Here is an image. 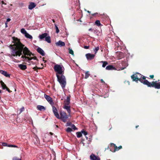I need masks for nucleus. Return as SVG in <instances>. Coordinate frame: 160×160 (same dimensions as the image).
Wrapping results in <instances>:
<instances>
[{"label": "nucleus", "mask_w": 160, "mask_h": 160, "mask_svg": "<svg viewBox=\"0 0 160 160\" xmlns=\"http://www.w3.org/2000/svg\"><path fill=\"white\" fill-rule=\"evenodd\" d=\"M21 32L22 34H24V35L27 32V31L25 30V29L23 28H22L21 29Z\"/></svg>", "instance_id": "a878e982"}, {"label": "nucleus", "mask_w": 160, "mask_h": 160, "mask_svg": "<svg viewBox=\"0 0 160 160\" xmlns=\"http://www.w3.org/2000/svg\"><path fill=\"white\" fill-rule=\"evenodd\" d=\"M56 45L57 46H59L62 47L65 46V43L64 42L59 40L57 42L55 43Z\"/></svg>", "instance_id": "ddd939ff"}, {"label": "nucleus", "mask_w": 160, "mask_h": 160, "mask_svg": "<svg viewBox=\"0 0 160 160\" xmlns=\"http://www.w3.org/2000/svg\"><path fill=\"white\" fill-rule=\"evenodd\" d=\"M69 53H70L72 55L73 54H74L73 52L72 49H70V48H69Z\"/></svg>", "instance_id": "72a5a7b5"}, {"label": "nucleus", "mask_w": 160, "mask_h": 160, "mask_svg": "<svg viewBox=\"0 0 160 160\" xmlns=\"http://www.w3.org/2000/svg\"><path fill=\"white\" fill-rule=\"evenodd\" d=\"M3 92V91L0 89V94H1Z\"/></svg>", "instance_id": "49530a36"}, {"label": "nucleus", "mask_w": 160, "mask_h": 160, "mask_svg": "<svg viewBox=\"0 0 160 160\" xmlns=\"http://www.w3.org/2000/svg\"><path fill=\"white\" fill-rule=\"evenodd\" d=\"M111 146L112 147H113L114 148V149L113 150H112L110 149V150L112 152H115L116 151H118L120 149L122 148V146H119L117 147L115 144L113 143L111 144Z\"/></svg>", "instance_id": "0eeeda50"}, {"label": "nucleus", "mask_w": 160, "mask_h": 160, "mask_svg": "<svg viewBox=\"0 0 160 160\" xmlns=\"http://www.w3.org/2000/svg\"><path fill=\"white\" fill-rule=\"evenodd\" d=\"M89 48V46H84V48L86 49H88Z\"/></svg>", "instance_id": "58836bf2"}, {"label": "nucleus", "mask_w": 160, "mask_h": 160, "mask_svg": "<svg viewBox=\"0 0 160 160\" xmlns=\"http://www.w3.org/2000/svg\"><path fill=\"white\" fill-rule=\"evenodd\" d=\"M159 80L158 81H153L151 82H149L148 80L145 81L144 85H147L148 87H153L155 88L160 89V82H158Z\"/></svg>", "instance_id": "20e7f679"}, {"label": "nucleus", "mask_w": 160, "mask_h": 160, "mask_svg": "<svg viewBox=\"0 0 160 160\" xmlns=\"http://www.w3.org/2000/svg\"><path fill=\"white\" fill-rule=\"evenodd\" d=\"M50 133L51 134H52V132H50Z\"/></svg>", "instance_id": "13d9d810"}, {"label": "nucleus", "mask_w": 160, "mask_h": 160, "mask_svg": "<svg viewBox=\"0 0 160 160\" xmlns=\"http://www.w3.org/2000/svg\"><path fill=\"white\" fill-rule=\"evenodd\" d=\"M11 20V19L10 18H8L7 19V22H9Z\"/></svg>", "instance_id": "a19ab883"}, {"label": "nucleus", "mask_w": 160, "mask_h": 160, "mask_svg": "<svg viewBox=\"0 0 160 160\" xmlns=\"http://www.w3.org/2000/svg\"><path fill=\"white\" fill-rule=\"evenodd\" d=\"M150 77L152 78H153L154 77V75H151L150 76Z\"/></svg>", "instance_id": "37998d69"}, {"label": "nucleus", "mask_w": 160, "mask_h": 160, "mask_svg": "<svg viewBox=\"0 0 160 160\" xmlns=\"http://www.w3.org/2000/svg\"><path fill=\"white\" fill-rule=\"evenodd\" d=\"M55 27L56 30V32L57 33H58L59 32V30L58 28V26L56 25H55Z\"/></svg>", "instance_id": "7c9ffc66"}, {"label": "nucleus", "mask_w": 160, "mask_h": 160, "mask_svg": "<svg viewBox=\"0 0 160 160\" xmlns=\"http://www.w3.org/2000/svg\"><path fill=\"white\" fill-rule=\"evenodd\" d=\"M59 117L57 118L60 119L63 122H65L67 121L68 116L66 113L63 111H61L60 112Z\"/></svg>", "instance_id": "39448f33"}, {"label": "nucleus", "mask_w": 160, "mask_h": 160, "mask_svg": "<svg viewBox=\"0 0 160 160\" xmlns=\"http://www.w3.org/2000/svg\"><path fill=\"white\" fill-rule=\"evenodd\" d=\"M63 108L66 109L69 114H70L71 111L70 109V106L69 105H66L64 104L63 106Z\"/></svg>", "instance_id": "9d476101"}, {"label": "nucleus", "mask_w": 160, "mask_h": 160, "mask_svg": "<svg viewBox=\"0 0 160 160\" xmlns=\"http://www.w3.org/2000/svg\"><path fill=\"white\" fill-rule=\"evenodd\" d=\"M0 84L3 89H5L7 88V87L2 81H0Z\"/></svg>", "instance_id": "412c9836"}, {"label": "nucleus", "mask_w": 160, "mask_h": 160, "mask_svg": "<svg viewBox=\"0 0 160 160\" xmlns=\"http://www.w3.org/2000/svg\"><path fill=\"white\" fill-rule=\"evenodd\" d=\"M6 89L7 90V91H8V92H10V90L8 89V88H7Z\"/></svg>", "instance_id": "a18cd8bd"}, {"label": "nucleus", "mask_w": 160, "mask_h": 160, "mask_svg": "<svg viewBox=\"0 0 160 160\" xmlns=\"http://www.w3.org/2000/svg\"><path fill=\"white\" fill-rule=\"evenodd\" d=\"M2 145L3 146H7V147L8 144H7V143H6V142H3L2 143Z\"/></svg>", "instance_id": "e433bc0d"}, {"label": "nucleus", "mask_w": 160, "mask_h": 160, "mask_svg": "<svg viewBox=\"0 0 160 160\" xmlns=\"http://www.w3.org/2000/svg\"><path fill=\"white\" fill-rule=\"evenodd\" d=\"M115 69V68L112 65H110L107 66L106 68V69L107 70H113Z\"/></svg>", "instance_id": "aec40b11"}, {"label": "nucleus", "mask_w": 160, "mask_h": 160, "mask_svg": "<svg viewBox=\"0 0 160 160\" xmlns=\"http://www.w3.org/2000/svg\"><path fill=\"white\" fill-rule=\"evenodd\" d=\"M85 76L84 77V78L87 79L88 78L90 75V74L89 73V71H86L85 72Z\"/></svg>", "instance_id": "b1692460"}, {"label": "nucleus", "mask_w": 160, "mask_h": 160, "mask_svg": "<svg viewBox=\"0 0 160 160\" xmlns=\"http://www.w3.org/2000/svg\"><path fill=\"white\" fill-rule=\"evenodd\" d=\"M72 124L71 122H68L67 123L66 126H71Z\"/></svg>", "instance_id": "f704fd0d"}, {"label": "nucleus", "mask_w": 160, "mask_h": 160, "mask_svg": "<svg viewBox=\"0 0 160 160\" xmlns=\"http://www.w3.org/2000/svg\"><path fill=\"white\" fill-rule=\"evenodd\" d=\"M88 30H89V31H92V28H89V29Z\"/></svg>", "instance_id": "8fccbe9b"}, {"label": "nucleus", "mask_w": 160, "mask_h": 160, "mask_svg": "<svg viewBox=\"0 0 160 160\" xmlns=\"http://www.w3.org/2000/svg\"><path fill=\"white\" fill-rule=\"evenodd\" d=\"M12 147H17V146L16 145H13V146H12Z\"/></svg>", "instance_id": "de8ad7c7"}, {"label": "nucleus", "mask_w": 160, "mask_h": 160, "mask_svg": "<svg viewBox=\"0 0 160 160\" xmlns=\"http://www.w3.org/2000/svg\"><path fill=\"white\" fill-rule=\"evenodd\" d=\"M52 111L54 115L57 117H59V114L58 113V110L54 106H52Z\"/></svg>", "instance_id": "9b49d317"}, {"label": "nucleus", "mask_w": 160, "mask_h": 160, "mask_svg": "<svg viewBox=\"0 0 160 160\" xmlns=\"http://www.w3.org/2000/svg\"><path fill=\"white\" fill-rule=\"evenodd\" d=\"M70 96H68L67 97L66 100L64 101V104H66V105H69L70 103Z\"/></svg>", "instance_id": "dca6fc26"}, {"label": "nucleus", "mask_w": 160, "mask_h": 160, "mask_svg": "<svg viewBox=\"0 0 160 160\" xmlns=\"http://www.w3.org/2000/svg\"><path fill=\"white\" fill-rule=\"evenodd\" d=\"M131 78L133 81L136 82L139 80L141 82L144 84L145 81L147 80L146 79V77L143 76L139 73H137L136 74L132 75Z\"/></svg>", "instance_id": "7ed1b4c3"}, {"label": "nucleus", "mask_w": 160, "mask_h": 160, "mask_svg": "<svg viewBox=\"0 0 160 160\" xmlns=\"http://www.w3.org/2000/svg\"><path fill=\"white\" fill-rule=\"evenodd\" d=\"M48 35V34L47 33H44L42 34L41 35H39V37L41 40H42L44 38H46V37Z\"/></svg>", "instance_id": "f3484780"}, {"label": "nucleus", "mask_w": 160, "mask_h": 160, "mask_svg": "<svg viewBox=\"0 0 160 160\" xmlns=\"http://www.w3.org/2000/svg\"><path fill=\"white\" fill-rule=\"evenodd\" d=\"M44 96L46 100L51 105H53L54 103L52 98L50 96L44 94Z\"/></svg>", "instance_id": "423d86ee"}, {"label": "nucleus", "mask_w": 160, "mask_h": 160, "mask_svg": "<svg viewBox=\"0 0 160 160\" xmlns=\"http://www.w3.org/2000/svg\"><path fill=\"white\" fill-rule=\"evenodd\" d=\"M97 14V13H95L94 14V15H96V14Z\"/></svg>", "instance_id": "6e6d98bb"}, {"label": "nucleus", "mask_w": 160, "mask_h": 160, "mask_svg": "<svg viewBox=\"0 0 160 160\" xmlns=\"http://www.w3.org/2000/svg\"><path fill=\"white\" fill-rule=\"evenodd\" d=\"M99 62L102 63V67L103 68H105L108 64V63L107 61H101Z\"/></svg>", "instance_id": "4be33fe9"}, {"label": "nucleus", "mask_w": 160, "mask_h": 160, "mask_svg": "<svg viewBox=\"0 0 160 160\" xmlns=\"http://www.w3.org/2000/svg\"><path fill=\"white\" fill-rule=\"evenodd\" d=\"M36 6V4L34 2H31L28 5V8L30 10H32Z\"/></svg>", "instance_id": "4468645a"}, {"label": "nucleus", "mask_w": 160, "mask_h": 160, "mask_svg": "<svg viewBox=\"0 0 160 160\" xmlns=\"http://www.w3.org/2000/svg\"><path fill=\"white\" fill-rule=\"evenodd\" d=\"M37 68H38L37 67H34L33 68L34 70H36Z\"/></svg>", "instance_id": "c03bdc74"}, {"label": "nucleus", "mask_w": 160, "mask_h": 160, "mask_svg": "<svg viewBox=\"0 0 160 160\" xmlns=\"http://www.w3.org/2000/svg\"><path fill=\"white\" fill-rule=\"evenodd\" d=\"M85 56L88 60H92L94 58L95 56V55L94 54H91L90 53L86 54Z\"/></svg>", "instance_id": "6e6552de"}, {"label": "nucleus", "mask_w": 160, "mask_h": 160, "mask_svg": "<svg viewBox=\"0 0 160 160\" xmlns=\"http://www.w3.org/2000/svg\"><path fill=\"white\" fill-rule=\"evenodd\" d=\"M45 40L48 43H50L51 42V41L50 39V37L49 36H47L45 38Z\"/></svg>", "instance_id": "5701e85b"}, {"label": "nucleus", "mask_w": 160, "mask_h": 160, "mask_svg": "<svg viewBox=\"0 0 160 160\" xmlns=\"http://www.w3.org/2000/svg\"><path fill=\"white\" fill-rule=\"evenodd\" d=\"M37 52L41 55L42 56H44L45 55V53L44 51L40 48L38 47L37 49Z\"/></svg>", "instance_id": "f8f14e48"}, {"label": "nucleus", "mask_w": 160, "mask_h": 160, "mask_svg": "<svg viewBox=\"0 0 160 160\" xmlns=\"http://www.w3.org/2000/svg\"><path fill=\"white\" fill-rule=\"evenodd\" d=\"M87 12H88L89 13H90V11H87Z\"/></svg>", "instance_id": "864d4df0"}, {"label": "nucleus", "mask_w": 160, "mask_h": 160, "mask_svg": "<svg viewBox=\"0 0 160 160\" xmlns=\"http://www.w3.org/2000/svg\"><path fill=\"white\" fill-rule=\"evenodd\" d=\"M37 109L40 111H44L46 110V108L43 106L38 105L37 106Z\"/></svg>", "instance_id": "2eb2a0df"}, {"label": "nucleus", "mask_w": 160, "mask_h": 160, "mask_svg": "<svg viewBox=\"0 0 160 160\" xmlns=\"http://www.w3.org/2000/svg\"><path fill=\"white\" fill-rule=\"evenodd\" d=\"M90 157L91 160H100L98 156H96L93 153L91 154Z\"/></svg>", "instance_id": "1a4fd4ad"}, {"label": "nucleus", "mask_w": 160, "mask_h": 160, "mask_svg": "<svg viewBox=\"0 0 160 160\" xmlns=\"http://www.w3.org/2000/svg\"><path fill=\"white\" fill-rule=\"evenodd\" d=\"M24 110V108L23 107H22L20 109V113H21Z\"/></svg>", "instance_id": "c9c22d12"}, {"label": "nucleus", "mask_w": 160, "mask_h": 160, "mask_svg": "<svg viewBox=\"0 0 160 160\" xmlns=\"http://www.w3.org/2000/svg\"><path fill=\"white\" fill-rule=\"evenodd\" d=\"M54 71L56 72V76L57 80L60 83L62 88L64 89L66 84V79L63 75L64 68L62 65H55L53 68Z\"/></svg>", "instance_id": "f03ea898"}, {"label": "nucleus", "mask_w": 160, "mask_h": 160, "mask_svg": "<svg viewBox=\"0 0 160 160\" xmlns=\"http://www.w3.org/2000/svg\"><path fill=\"white\" fill-rule=\"evenodd\" d=\"M13 160H22L21 159L18 158H13Z\"/></svg>", "instance_id": "4c0bfd02"}, {"label": "nucleus", "mask_w": 160, "mask_h": 160, "mask_svg": "<svg viewBox=\"0 0 160 160\" xmlns=\"http://www.w3.org/2000/svg\"><path fill=\"white\" fill-rule=\"evenodd\" d=\"M125 68H122V69H121V70H123V69H124Z\"/></svg>", "instance_id": "603ef678"}, {"label": "nucleus", "mask_w": 160, "mask_h": 160, "mask_svg": "<svg viewBox=\"0 0 160 160\" xmlns=\"http://www.w3.org/2000/svg\"><path fill=\"white\" fill-rule=\"evenodd\" d=\"M24 36L27 38H29L30 39H32V36L31 35L29 34L27 32L26 33V34Z\"/></svg>", "instance_id": "393cba45"}, {"label": "nucleus", "mask_w": 160, "mask_h": 160, "mask_svg": "<svg viewBox=\"0 0 160 160\" xmlns=\"http://www.w3.org/2000/svg\"><path fill=\"white\" fill-rule=\"evenodd\" d=\"M18 67L20 69L22 70H25L27 68V66L26 65L22 64H18Z\"/></svg>", "instance_id": "6ab92c4d"}, {"label": "nucleus", "mask_w": 160, "mask_h": 160, "mask_svg": "<svg viewBox=\"0 0 160 160\" xmlns=\"http://www.w3.org/2000/svg\"><path fill=\"white\" fill-rule=\"evenodd\" d=\"M85 137H86V139L87 140H88V138L87 136H85Z\"/></svg>", "instance_id": "3c124183"}, {"label": "nucleus", "mask_w": 160, "mask_h": 160, "mask_svg": "<svg viewBox=\"0 0 160 160\" xmlns=\"http://www.w3.org/2000/svg\"><path fill=\"white\" fill-rule=\"evenodd\" d=\"M76 135H77V137L78 138H80L82 135V133L81 132H76Z\"/></svg>", "instance_id": "cd10ccee"}, {"label": "nucleus", "mask_w": 160, "mask_h": 160, "mask_svg": "<svg viewBox=\"0 0 160 160\" xmlns=\"http://www.w3.org/2000/svg\"><path fill=\"white\" fill-rule=\"evenodd\" d=\"M0 73L4 75L5 76L7 77H10V74L8 73L7 72L3 70H0Z\"/></svg>", "instance_id": "a211bd4d"}, {"label": "nucleus", "mask_w": 160, "mask_h": 160, "mask_svg": "<svg viewBox=\"0 0 160 160\" xmlns=\"http://www.w3.org/2000/svg\"><path fill=\"white\" fill-rule=\"evenodd\" d=\"M12 39L14 44L9 46L12 56H20L23 52L24 55H22L21 58L24 61L29 62L32 59H36V57H31L33 54L27 47H24V45L21 43L19 39L15 37H12Z\"/></svg>", "instance_id": "f257e3e1"}, {"label": "nucleus", "mask_w": 160, "mask_h": 160, "mask_svg": "<svg viewBox=\"0 0 160 160\" xmlns=\"http://www.w3.org/2000/svg\"><path fill=\"white\" fill-rule=\"evenodd\" d=\"M99 48L98 46L95 47V48L93 49V51L95 52V54H96L97 52L99 50Z\"/></svg>", "instance_id": "c85d7f7f"}, {"label": "nucleus", "mask_w": 160, "mask_h": 160, "mask_svg": "<svg viewBox=\"0 0 160 160\" xmlns=\"http://www.w3.org/2000/svg\"><path fill=\"white\" fill-rule=\"evenodd\" d=\"M12 146H13V145L11 144H8L7 147H12Z\"/></svg>", "instance_id": "ea45409f"}, {"label": "nucleus", "mask_w": 160, "mask_h": 160, "mask_svg": "<svg viewBox=\"0 0 160 160\" xmlns=\"http://www.w3.org/2000/svg\"><path fill=\"white\" fill-rule=\"evenodd\" d=\"M53 153H54L53 154H54V156H55V155H54L55 152H53Z\"/></svg>", "instance_id": "4d7b16f0"}, {"label": "nucleus", "mask_w": 160, "mask_h": 160, "mask_svg": "<svg viewBox=\"0 0 160 160\" xmlns=\"http://www.w3.org/2000/svg\"><path fill=\"white\" fill-rule=\"evenodd\" d=\"M71 127L74 130L77 129V128H76L75 125L73 124H72Z\"/></svg>", "instance_id": "473e14b6"}, {"label": "nucleus", "mask_w": 160, "mask_h": 160, "mask_svg": "<svg viewBox=\"0 0 160 160\" xmlns=\"http://www.w3.org/2000/svg\"><path fill=\"white\" fill-rule=\"evenodd\" d=\"M101 82L102 83H105V82H104V81L102 79H101Z\"/></svg>", "instance_id": "79ce46f5"}, {"label": "nucleus", "mask_w": 160, "mask_h": 160, "mask_svg": "<svg viewBox=\"0 0 160 160\" xmlns=\"http://www.w3.org/2000/svg\"><path fill=\"white\" fill-rule=\"evenodd\" d=\"M138 127V126H137L136 127V128H137Z\"/></svg>", "instance_id": "5fc2aeb1"}, {"label": "nucleus", "mask_w": 160, "mask_h": 160, "mask_svg": "<svg viewBox=\"0 0 160 160\" xmlns=\"http://www.w3.org/2000/svg\"><path fill=\"white\" fill-rule=\"evenodd\" d=\"M81 132L82 133V134H83L85 136H86L88 134L87 132L83 130L81 131Z\"/></svg>", "instance_id": "c756f323"}, {"label": "nucleus", "mask_w": 160, "mask_h": 160, "mask_svg": "<svg viewBox=\"0 0 160 160\" xmlns=\"http://www.w3.org/2000/svg\"><path fill=\"white\" fill-rule=\"evenodd\" d=\"M95 24L98 26H99L101 25L100 21L99 20H97L95 21Z\"/></svg>", "instance_id": "bb28decb"}, {"label": "nucleus", "mask_w": 160, "mask_h": 160, "mask_svg": "<svg viewBox=\"0 0 160 160\" xmlns=\"http://www.w3.org/2000/svg\"><path fill=\"white\" fill-rule=\"evenodd\" d=\"M66 131L67 132H70L72 131V129L71 128L68 127Z\"/></svg>", "instance_id": "2f4dec72"}, {"label": "nucleus", "mask_w": 160, "mask_h": 160, "mask_svg": "<svg viewBox=\"0 0 160 160\" xmlns=\"http://www.w3.org/2000/svg\"><path fill=\"white\" fill-rule=\"evenodd\" d=\"M5 27H8L7 22H5Z\"/></svg>", "instance_id": "09e8293b"}]
</instances>
